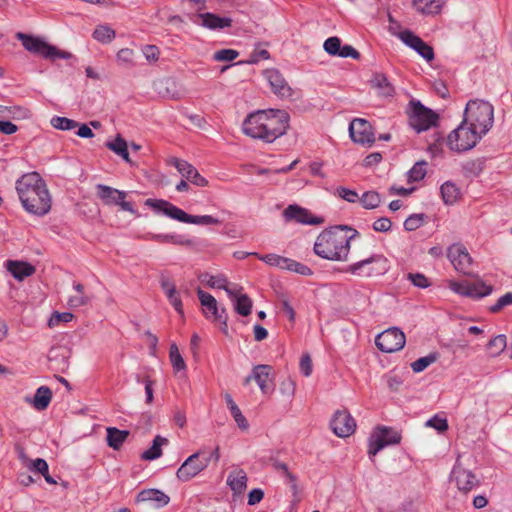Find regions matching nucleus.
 Returning <instances> with one entry per match:
<instances>
[{"label": "nucleus", "mask_w": 512, "mask_h": 512, "mask_svg": "<svg viewBox=\"0 0 512 512\" xmlns=\"http://www.w3.org/2000/svg\"><path fill=\"white\" fill-rule=\"evenodd\" d=\"M289 120L290 116L284 110H258L246 117L242 130L253 139L272 143L287 132Z\"/></svg>", "instance_id": "nucleus-1"}, {"label": "nucleus", "mask_w": 512, "mask_h": 512, "mask_svg": "<svg viewBox=\"0 0 512 512\" xmlns=\"http://www.w3.org/2000/svg\"><path fill=\"white\" fill-rule=\"evenodd\" d=\"M15 188L23 208L30 214L44 216L51 209V196L45 180L38 172L23 174Z\"/></svg>", "instance_id": "nucleus-2"}, {"label": "nucleus", "mask_w": 512, "mask_h": 512, "mask_svg": "<svg viewBox=\"0 0 512 512\" xmlns=\"http://www.w3.org/2000/svg\"><path fill=\"white\" fill-rule=\"evenodd\" d=\"M358 234L345 225L333 226L322 231L317 237L313 250L315 254L330 261H348L350 242Z\"/></svg>", "instance_id": "nucleus-3"}, {"label": "nucleus", "mask_w": 512, "mask_h": 512, "mask_svg": "<svg viewBox=\"0 0 512 512\" xmlns=\"http://www.w3.org/2000/svg\"><path fill=\"white\" fill-rule=\"evenodd\" d=\"M145 205L152 208L156 213H162L165 216L177 220L179 222L196 225L221 224V221L218 218H215L211 215H189L184 210L163 199L149 198L145 201Z\"/></svg>", "instance_id": "nucleus-4"}, {"label": "nucleus", "mask_w": 512, "mask_h": 512, "mask_svg": "<svg viewBox=\"0 0 512 512\" xmlns=\"http://www.w3.org/2000/svg\"><path fill=\"white\" fill-rule=\"evenodd\" d=\"M463 120L484 136L493 126L494 108L487 101L470 100L466 104Z\"/></svg>", "instance_id": "nucleus-5"}, {"label": "nucleus", "mask_w": 512, "mask_h": 512, "mask_svg": "<svg viewBox=\"0 0 512 512\" xmlns=\"http://www.w3.org/2000/svg\"><path fill=\"white\" fill-rule=\"evenodd\" d=\"M16 38L22 42L23 47L27 51L41 55L47 60L55 61L56 59H75L70 52L60 50L56 46L45 42L39 37L18 32L16 34Z\"/></svg>", "instance_id": "nucleus-6"}, {"label": "nucleus", "mask_w": 512, "mask_h": 512, "mask_svg": "<svg viewBox=\"0 0 512 512\" xmlns=\"http://www.w3.org/2000/svg\"><path fill=\"white\" fill-rule=\"evenodd\" d=\"M389 270L387 258L382 254H372L371 256L356 261L345 268V272L361 277L372 278L382 276Z\"/></svg>", "instance_id": "nucleus-7"}, {"label": "nucleus", "mask_w": 512, "mask_h": 512, "mask_svg": "<svg viewBox=\"0 0 512 512\" xmlns=\"http://www.w3.org/2000/svg\"><path fill=\"white\" fill-rule=\"evenodd\" d=\"M483 137L482 134L471 127L464 120L447 136V145L452 151L465 152L476 146Z\"/></svg>", "instance_id": "nucleus-8"}, {"label": "nucleus", "mask_w": 512, "mask_h": 512, "mask_svg": "<svg viewBox=\"0 0 512 512\" xmlns=\"http://www.w3.org/2000/svg\"><path fill=\"white\" fill-rule=\"evenodd\" d=\"M409 125L417 132L426 131L437 125L439 119L431 109L425 107L420 101H410Z\"/></svg>", "instance_id": "nucleus-9"}, {"label": "nucleus", "mask_w": 512, "mask_h": 512, "mask_svg": "<svg viewBox=\"0 0 512 512\" xmlns=\"http://www.w3.org/2000/svg\"><path fill=\"white\" fill-rule=\"evenodd\" d=\"M400 441L401 435L398 431L390 427L378 426L369 438L368 454L373 457L386 446L399 444Z\"/></svg>", "instance_id": "nucleus-10"}, {"label": "nucleus", "mask_w": 512, "mask_h": 512, "mask_svg": "<svg viewBox=\"0 0 512 512\" xmlns=\"http://www.w3.org/2000/svg\"><path fill=\"white\" fill-rule=\"evenodd\" d=\"M197 295L201 305L204 307V314L206 318L219 322L222 327L221 330L224 334L228 333L227 313L225 308L219 309L216 299L209 293L202 289H197Z\"/></svg>", "instance_id": "nucleus-11"}, {"label": "nucleus", "mask_w": 512, "mask_h": 512, "mask_svg": "<svg viewBox=\"0 0 512 512\" xmlns=\"http://www.w3.org/2000/svg\"><path fill=\"white\" fill-rule=\"evenodd\" d=\"M405 342V334L397 327L381 332L375 339L377 348L384 353H393L401 350Z\"/></svg>", "instance_id": "nucleus-12"}, {"label": "nucleus", "mask_w": 512, "mask_h": 512, "mask_svg": "<svg viewBox=\"0 0 512 512\" xmlns=\"http://www.w3.org/2000/svg\"><path fill=\"white\" fill-rule=\"evenodd\" d=\"M450 288L461 296L481 299L493 292V286L478 278L474 282H452Z\"/></svg>", "instance_id": "nucleus-13"}, {"label": "nucleus", "mask_w": 512, "mask_h": 512, "mask_svg": "<svg viewBox=\"0 0 512 512\" xmlns=\"http://www.w3.org/2000/svg\"><path fill=\"white\" fill-rule=\"evenodd\" d=\"M96 194L105 205H118L123 211L135 213L131 202L125 201L126 192L104 185H96Z\"/></svg>", "instance_id": "nucleus-14"}, {"label": "nucleus", "mask_w": 512, "mask_h": 512, "mask_svg": "<svg viewBox=\"0 0 512 512\" xmlns=\"http://www.w3.org/2000/svg\"><path fill=\"white\" fill-rule=\"evenodd\" d=\"M202 454L201 450L197 451L182 463L176 472L180 481L187 482L207 468V461L200 458Z\"/></svg>", "instance_id": "nucleus-15"}, {"label": "nucleus", "mask_w": 512, "mask_h": 512, "mask_svg": "<svg viewBox=\"0 0 512 512\" xmlns=\"http://www.w3.org/2000/svg\"><path fill=\"white\" fill-rule=\"evenodd\" d=\"M349 134L355 143L371 146L375 142V134L371 124L362 118H355L351 121Z\"/></svg>", "instance_id": "nucleus-16"}, {"label": "nucleus", "mask_w": 512, "mask_h": 512, "mask_svg": "<svg viewBox=\"0 0 512 512\" xmlns=\"http://www.w3.org/2000/svg\"><path fill=\"white\" fill-rule=\"evenodd\" d=\"M330 427L338 437H348L356 429V422L346 410H338L330 421Z\"/></svg>", "instance_id": "nucleus-17"}, {"label": "nucleus", "mask_w": 512, "mask_h": 512, "mask_svg": "<svg viewBox=\"0 0 512 512\" xmlns=\"http://www.w3.org/2000/svg\"><path fill=\"white\" fill-rule=\"evenodd\" d=\"M447 257L457 271L469 273L472 258L463 245L458 243L451 245L447 250Z\"/></svg>", "instance_id": "nucleus-18"}, {"label": "nucleus", "mask_w": 512, "mask_h": 512, "mask_svg": "<svg viewBox=\"0 0 512 512\" xmlns=\"http://www.w3.org/2000/svg\"><path fill=\"white\" fill-rule=\"evenodd\" d=\"M451 478L456 482L457 488L467 493L480 485L479 479L470 470L457 463L451 472Z\"/></svg>", "instance_id": "nucleus-19"}, {"label": "nucleus", "mask_w": 512, "mask_h": 512, "mask_svg": "<svg viewBox=\"0 0 512 512\" xmlns=\"http://www.w3.org/2000/svg\"><path fill=\"white\" fill-rule=\"evenodd\" d=\"M283 216L287 221H295L300 224L317 225L323 222L319 217L313 216L309 210L296 204L289 205L284 211Z\"/></svg>", "instance_id": "nucleus-20"}, {"label": "nucleus", "mask_w": 512, "mask_h": 512, "mask_svg": "<svg viewBox=\"0 0 512 512\" xmlns=\"http://www.w3.org/2000/svg\"><path fill=\"white\" fill-rule=\"evenodd\" d=\"M137 502L148 503L154 508H162L166 506L170 497L158 489H145L138 493Z\"/></svg>", "instance_id": "nucleus-21"}, {"label": "nucleus", "mask_w": 512, "mask_h": 512, "mask_svg": "<svg viewBox=\"0 0 512 512\" xmlns=\"http://www.w3.org/2000/svg\"><path fill=\"white\" fill-rule=\"evenodd\" d=\"M264 76L269 82L272 91L280 96H289L291 89L282 74L277 69H267Z\"/></svg>", "instance_id": "nucleus-22"}, {"label": "nucleus", "mask_w": 512, "mask_h": 512, "mask_svg": "<svg viewBox=\"0 0 512 512\" xmlns=\"http://www.w3.org/2000/svg\"><path fill=\"white\" fill-rule=\"evenodd\" d=\"M271 366L256 365L253 367V380L256 381L263 394H269L273 391V386L269 384Z\"/></svg>", "instance_id": "nucleus-23"}, {"label": "nucleus", "mask_w": 512, "mask_h": 512, "mask_svg": "<svg viewBox=\"0 0 512 512\" xmlns=\"http://www.w3.org/2000/svg\"><path fill=\"white\" fill-rule=\"evenodd\" d=\"M6 268L18 281H23L26 277L33 275L36 271L35 267L30 263L14 260H8Z\"/></svg>", "instance_id": "nucleus-24"}, {"label": "nucleus", "mask_w": 512, "mask_h": 512, "mask_svg": "<svg viewBox=\"0 0 512 512\" xmlns=\"http://www.w3.org/2000/svg\"><path fill=\"white\" fill-rule=\"evenodd\" d=\"M197 17L201 19V25L210 30L223 29L230 27L232 24L231 18L220 17L210 12L199 13Z\"/></svg>", "instance_id": "nucleus-25"}, {"label": "nucleus", "mask_w": 512, "mask_h": 512, "mask_svg": "<svg viewBox=\"0 0 512 512\" xmlns=\"http://www.w3.org/2000/svg\"><path fill=\"white\" fill-rule=\"evenodd\" d=\"M151 239L161 244H174L185 247H192L195 245V240L182 234H152Z\"/></svg>", "instance_id": "nucleus-26"}, {"label": "nucleus", "mask_w": 512, "mask_h": 512, "mask_svg": "<svg viewBox=\"0 0 512 512\" xmlns=\"http://www.w3.org/2000/svg\"><path fill=\"white\" fill-rule=\"evenodd\" d=\"M227 485L235 495L242 494L247 488V475L244 470H233L227 477Z\"/></svg>", "instance_id": "nucleus-27"}, {"label": "nucleus", "mask_w": 512, "mask_h": 512, "mask_svg": "<svg viewBox=\"0 0 512 512\" xmlns=\"http://www.w3.org/2000/svg\"><path fill=\"white\" fill-rule=\"evenodd\" d=\"M371 86L383 97H392L395 93L394 86L390 83L387 76L382 73H375L370 80Z\"/></svg>", "instance_id": "nucleus-28"}, {"label": "nucleus", "mask_w": 512, "mask_h": 512, "mask_svg": "<svg viewBox=\"0 0 512 512\" xmlns=\"http://www.w3.org/2000/svg\"><path fill=\"white\" fill-rule=\"evenodd\" d=\"M51 399H52L51 389L47 386H40L36 390V393H35L33 399L32 400L27 399V401H29L36 410L43 411L49 406Z\"/></svg>", "instance_id": "nucleus-29"}, {"label": "nucleus", "mask_w": 512, "mask_h": 512, "mask_svg": "<svg viewBox=\"0 0 512 512\" xmlns=\"http://www.w3.org/2000/svg\"><path fill=\"white\" fill-rule=\"evenodd\" d=\"M444 0H413V7L423 15L440 13Z\"/></svg>", "instance_id": "nucleus-30"}, {"label": "nucleus", "mask_w": 512, "mask_h": 512, "mask_svg": "<svg viewBox=\"0 0 512 512\" xmlns=\"http://www.w3.org/2000/svg\"><path fill=\"white\" fill-rule=\"evenodd\" d=\"M129 432L127 430H119L115 427L107 428V444L114 450H119L123 443L126 441Z\"/></svg>", "instance_id": "nucleus-31"}, {"label": "nucleus", "mask_w": 512, "mask_h": 512, "mask_svg": "<svg viewBox=\"0 0 512 512\" xmlns=\"http://www.w3.org/2000/svg\"><path fill=\"white\" fill-rule=\"evenodd\" d=\"M168 443V439L157 435L152 442V446L141 454L143 460L152 461L162 455V446Z\"/></svg>", "instance_id": "nucleus-32"}, {"label": "nucleus", "mask_w": 512, "mask_h": 512, "mask_svg": "<svg viewBox=\"0 0 512 512\" xmlns=\"http://www.w3.org/2000/svg\"><path fill=\"white\" fill-rule=\"evenodd\" d=\"M48 360L56 363V368L64 370L68 367V351L61 346L52 347L48 354Z\"/></svg>", "instance_id": "nucleus-33"}, {"label": "nucleus", "mask_w": 512, "mask_h": 512, "mask_svg": "<svg viewBox=\"0 0 512 512\" xmlns=\"http://www.w3.org/2000/svg\"><path fill=\"white\" fill-rule=\"evenodd\" d=\"M440 192L444 203L447 205L454 204L460 196L459 188L451 181L443 183L441 185Z\"/></svg>", "instance_id": "nucleus-34"}, {"label": "nucleus", "mask_w": 512, "mask_h": 512, "mask_svg": "<svg viewBox=\"0 0 512 512\" xmlns=\"http://www.w3.org/2000/svg\"><path fill=\"white\" fill-rule=\"evenodd\" d=\"M359 202L364 209L373 210L380 206L382 198L377 191L369 190L359 197Z\"/></svg>", "instance_id": "nucleus-35"}, {"label": "nucleus", "mask_w": 512, "mask_h": 512, "mask_svg": "<svg viewBox=\"0 0 512 512\" xmlns=\"http://www.w3.org/2000/svg\"><path fill=\"white\" fill-rule=\"evenodd\" d=\"M167 164L173 166L177 169V171L185 178L187 181L190 178V175L196 170V168L183 159H179L177 157H171L167 160Z\"/></svg>", "instance_id": "nucleus-36"}, {"label": "nucleus", "mask_w": 512, "mask_h": 512, "mask_svg": "<svg viewBox=\"0 0 512 512\" xmlns=\"http://www.w3.org/2000/svg\"><path fill=\"white\" fill-rule=\"evenodd\" d=\"M106 146L110 150H112L115 154L122 157V159L124 161H126L128 163L131 162L130 157H129V152L127 149V142L120 135H118L114 141L108 142L106 144Z\"/></svg>", "instance_id": "nucleus-37"}, {"label": "nucleus", "mask_w": 512, "mask_h": 512, "mask_svg": "<svg viewBox=\"0 0 512 512\" xmlns=\"http://www.w3.org/2000/svg\"><path fill=\"white\" fill-rule=\"evenodd\" d=\"M234 309L241 316H248L252 310V300L247 294H240L234 301Z\"/></svg>", "instance_id": "nucleus-38"}, {"label": "nucleus", "mask_w": 512, "mask_h": 512, "mask_svg": "<svg viewBox=\"0 0 512 512\" xmlns=\"http://www.w3.org/2000/svg\"><path fill=\"white\" fill-rule=\"evenodd\" d=\"M135 52L130 48H122L118 51L116 55V61L118 65L123 66L125 68H133L136 66V62L134 61Z\"/></svg>", "instance_id": "nucleus-39"}, {"label": "nucleus", "mask_w": 512, "mask_h": 512, "mask_svg": "<svg viewBox=\"0 0 512 512\" xmlns=\"http://www.w3.org/2000/svg\"><path fill=\"white\" fill-rule=\"evenodd\" d=\"M198 279L210 288L220 289L227 283V278L224 275L213 276L209 273H202L198 276Z\"/></svg>", "instance_id": "nucleus-40"}, {"label": "nucleus", "mask_w": 512, "mask_h": 512, "mask_svg": "<svg viewBox=\"0 0 512 512\" xmlns=\"http://www.w3.org/2000/svg\"><path fill=\"white\" fill-rule=\"evenodd\" d=\"M93 38L101 43H109L115 38V31L108 26L99 25L93 32Z\"/></svg>", "instance_id": "nucleus-41"}, {"label": "nucleus", "mask_w": 512, "mask_h": 512, "mask_svg": "<svg viewBox=\"0 0 512 512\" xmlns=\"http://www.w3.org/2000/svg\"><path fill=\"white\" fill-rule=\"evenodd\" d=\"M427 162L424 160L416 162L413 167L408 171V181L418 182L421 181L426 175L425 166Z\"/></svg>", "instance_id": "nucleus-42"}, {"label": "nucleus", "mask_w": 512, "mask_h": 512, "mask_svg": "<svg viewBox=\"0 0 512 512\" xmlns=\"http://www.w3.org/2000/svg\"><path fill=\"white\" fill-rule=\"evenodd\" d=\"M169 358L174 370L181 371L186 369L185 361L181 356L179 349L175 343L171 344L170 346Z\"/></svg>", "instance_id": "nucleus-43"}, {"label": "nucleus", "mask_w": 512, "mask_h": 512, "mask_svg": "<svg viewBox=\"0 0 512 512\" xmlns=\"http://www.w3.org/2000/svg\"><path fill=\"white\" fill-rule=\"evenodd\" d=\"M51 125L56 129L68 131L79 126V123L66 117L54 116L51 119Z\"/></svg>", "instance_id": "nucleus-44"}, {"label": "nucleus", "mask_w": 512, "mask_h": 512, "mask_svg": "<svg viewBox=\"0 0 512 512\" xmlns=\"http://www.w3.org/2000/svg\"><path fill=\"white\" fill-rule=\"evenodd\" d=\"M437 360L436 353H430L424 357H421L411 363V368L413 372L419 373L425 370L429 365L433 364Z\"/></svg>", "instance_id": "nucleus-45"}, {"label": "nucleus", "mask_w": 512, "mask_h": 512, "mask_svg": "<svg viewBox=\"0 0 512 512\" xmlns=\"http://www.w3.org/2000/svg\"><path fill=\"white\" fill-rule=\"evenodd\" d=\"M425 218H427V216L425 214H423V213H418V214L410 215L404 221V229L406 231H415V230H417L418 228H420L424 224Z\"/></svg>", "instance_id": "nucleus-46"}, {"label": "nucleus", "mask_w": 512, "mask_h": 512, "mask_svg": "<svg viewBox=\"0 0 512 512\" xmlns=\"http://www.w3.org/2000/svg\"><path fill=\"white\" fill-rule=\"evenodd\" d=\"M285 270L292 271L303 276H311L313 271L307 265L288 258Z\"/></svg>", "instance_id": "nucleus-47"}, {"label": "nucleus", "mask_w": 512, "mask_h": 512, "mask_svg": "<svg viewBox=\"0 0 512 512\" xmlns=\"http://www.w3.org/2000/svg\"><path fill=\"white\" fill-rule=\"evenodd\" d=\"M341 47V39L337 36L329 37L323 44L324 51L331 56H338Z\"/></svg>", "instance_id": "nucleus-48"}, {"label": "nucleus", "mask_w": 512, "mask_h": 512, "mask_svg": "<svg viewBox=\"0 0 512 512\" xmlns=\"http://www.w3.org/2000/svg\"><path fill=\"white\" fill-rule=\"evenodd\" d=\"M287 259L288 258L279 256L277 254H266L260 257V260H262L266 264L278 267L283 270H285Z\"/></svg>", "instance_id": "nucleus-49"}, {"label": "nucleus", "mask_w": 512, "mask_h": 512, "mask_svg": "<svg viewBox=\"0 0 512 512\" xmlns=\"http://www.w3.org/2000/svg\"><path fill=\"white\" fill-rule=\"evenodd\" d=\"M73 314L70 313V312H57L55 311L50 319L48 320V326L50 328H54L56 326H58L61 322L63 323H68L70 322L72 319H73Z\"/></svg>", "instance_id": "nucleus-50"}, {"label": "nucleus", "mask_w": 512, "mask_h": 512, "mask_svg": "<svg viewBox=\"0 0 512 512\" xmlns=\"http://www.w3.org/2000/svg\"><path fill=\"white\" fill-rule=\"evenodd\" d=\"M413 50H415L426 61H432L434 59L433 48L426 42H424L422 39L419 40L418 44L415 46Z\"/></svg>", "instance_id": "nucleus-51"}, {"label": "nucleus", "mask_w": 512, "mask_h": 512, "mask_svg": "<svg viewBox=\"0 0 512 512\" xmlns=\"http://www.w3.org/2000/svg\"><path fill=\"white\" fill-rule=\"evenodd\" d=\"M239 56V52L234 49H221L214 53V60L219 62H230Z\"/></svg>", "instance_id": "nucleus-52"}, {"label": "nucleus", "mask_w": 512, "mask_h": 512, "mask_svg": "<svg viewBox=\"0 0 512 512\" xmlns=\"http://www.w3.org/2000/svg\"><path fill=\"white\" fill-rule=\"evenodd\" d=\"M399 39L406 44L408 47L414 49L415 46L418 44L419 40L421 39L419 36H417L415 33H413L411 30H404L401 31L398 34Z\"/></svg>", "instance_id": "nucleus-53"}, {"label": "nucleus", "mask_w": 512, "mask_h": 512, "mask_svg": "<svg viewBox=\"0 0 512 512\" xmlns=\"http://www.w3.org/2000/svg\"><path fill=\"white\" fill-rule=\"evenodd\" d=\"M463 170L466 175L478 176L483 170V162L480 160H470L463 164Z\"/></svg>", "instance_id": "nucleus-54"}, {"label": "nucleus", "mask_w": 512, "mask_h": 512, "mask_svg": "<svg viewBox=\"0 0 512 512\" xmlns=\"http://www.w3.org/2000/svg\"><path fill=\"white\" fill-rule=\"evenodd\" d=\"M407 279L410 280L415 287L421 289H425L430 286V281L422 273H408Z\"/></svg>", "instance_id": "nucleus-55"}, {"label": "nucleus", "mask_w": 512, "mask_h": 512, "mask_svg": "<svg viewBox=\"0 0 512 512\" xmlns=\"http://www.w3.org/2000/svg\"><path fill=\"white\" fill-rule=\"evenodd\" d=\"M509 305H512V291L501 296L496 301V303L489 308V310L491 313H498L504 307L509 306Z\"/></svg>", "instance_id": "nucleus-56"}, {"label": "nucleus", "mask_w": 512, "mask_h": 512, "mask_svg": "<svg viewBox=\"0 0 512 512\" xmlns=\"http://www.w3.org/2000/svg\"><path fill=\"white\" fill-rule=\"evenodd\" d=\"M142 53L146 60L150 63H155L159 60L160 50L155 45H145L142 48Z\"/></svg>", "instance_id": "nucleus-57"}, {"label": "nucleus", "mask_w": 512, "mask_h": 512, "mask_svg": "<svg viewBox=\"0 0 512 512\" xmlns=\"http://www.w3.org/2000/svg\"><path fill=\"white\" fill-rule=\"evenodd\" d=\"M426 426L432 427L438 432H444L448 429V422L446 418L435 415L426 422Z\"/></svg>", "instance_id": "nucleus-58"}, {"label": "nucleus", "mask_w": 512, "mask_h": 512, "mask_svg": "<svg viewBox=\"0 0 512 512\" xmlns=\"http://www.w3.org/2000/svg\"><path fill=\"white\" fill-rule=\"evenodd\" d=\"M337 195L346 200L349 203H356L359 202V195L355 190H351L345 187H338L337 188Z\"/></svg>", "instance_id": "nucleus-59"}, {"label": "nucleus", "mask_w": 512, "mask_h": 512, "mask_svg": "<svg viewBox=\"0 0 512 512\" xmlns=\"http://www.w3.org/2000/svg\"><path fill=\"white\" fill-rule=\"evenodd\" d=\"M91 298L85 294H77L71 296L68 299V305L71 308H79L81 306H85L90 302Z\"/></svg>", "instance_id": "nucleus-60"}, {"label": "nucleus", "mask_w": 512, "mask_h": 512, "mask_svg": "<svg viewBox=\"0 0 512 512\" xmlns=\"http://www.w3.org/2000/svg\"><path fill=\"white\" fill-rule=\"evenodd\" d=\"M229 411L240 429H242V430L248 429V427H249L248 421L245 418V416L242 414V412L238 406Z\"/></svg>", "instance_id": "nucleus-61"}, {"label": "nucleus", "mask_w": 512, "mask_h": 512, "mask_svg": "<svg viewBox=\"0 0 512 512\" xmlns=\"http://www.w3.org/2000/svg\"><path fill=\"white\" fill-rule=\"evenodd\" d=\"M506 336L503 334L497 335L488 343L489 348H495V354L502 352L506 347Z\"/></svg>", "instance_id": "nucleus-62"}, {"label": "nucleus", "mask_w": 512, "mask_h": 512, "mask_svg": "<svg viewBox=\"0 0 512 512\" xmlns=\"http://www.w3.org/2000/svg\"><path fill=\"white\" fill-rule=\"evenodd\" d=\"M392 222L387 217H381L377 219L373 225L372 228L376 232H388L391 230Z\"/></svg>", "instance_id": "nucleus-63"}, {"label": "nucleus", "mask_w": 512, "mask_h": 512, "mask_svg": "<svg viewBox=\"0 0 512 512\" xmlns=\"http://www.w3.org/2000/svg\"><path fill=\"white\" fill-rule=\"evenodd\" d=\"M30 469L44 476L48 473L49 467L47 462L42 458H37L32 461Z\"/></svg>", "instance_id": "nucleus-64"}]
</instances>
